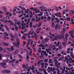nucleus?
Returning a JSON list of instances; mask_svg holds the SVG:
<instances>
[{"label":"nucleus","mask_w":74,"mask_h":74,"mask_svg":"<svg viewBox=\"0 0 74 74\" xmlns=\"http://www.w3.org/2000/svg\"><path fill=\"white\" fill-rule=\"evenodd\" d=\"M16 42H17V44L15 43H13V44H14V45H15L16 47L19 48V39H17Z\"/></svg>","instance_id":"nucleus-1"},{"label":"nucleus","mask_w":74,"mask_h":74,"mask_svg":"<svg viewBox=\"0 0 74 74\" xmlns=\"http://www.w3.org/2000/svg\"><path fill=\"white\" fill-rule=\"evenodd\" d=\"M24 52H26V53H27V55H30L31 56L32 55V51H31L29 52V51H27V50L26 49H24Z\"/></svg>","instance_id":"nucleus-2"},{"label":"nucleus","mask_w":74,"mask_h":74,"mask_svg":"<svg viewBox=\"0 0 74 74\" xmlns=\"http://www.w3.org/2000/svg\"><path fill=\"white\" fill-rule=\"evenodd\" d=\"M34 31H30L28 34V37L29 38L31 37V36H30V35H32V34L34 33Z\"/></svg>","instance_id":"nucleus-3"},{"label":"nucleus","mask_w":74,"mask_h":74,"mask_svg":"<svg viewBox=\"0 0 74 74\" xmlns=\"http://www.w3.org/2000/svg\"><path fill=\"white\" fill-rule=\"evenodd\" d=\"M24 6H25V5H23V6H22V5H21L18 6V7H19V8H21V10H23V11H25V10H26V9L24 7Z\"/></svg>","instance_id":"nucleus-4"},{"label":"nucleus","mask_w":74,"mask_h":74,"mask_svg":"<svg viewBox=\"0 0 74 74\" xmlns=\"http://www.w3.org/2000/svg\"><path fill=\"white\" fill-rule=\"evenodd\" d=\"M42 53H41V55L42 56V53H43L44 55H45L46 56H48V54L44 50H42Z\"/></svg>","instance_id":"nucleus-5"},{"label":"nucleus","mask_w":74,"mask_h":74,"mask_svg":"<svg viewBox=\"0 0 74 74\" xmlns=\"http://www.w3.org/2000/svg\"><path fill=\"white\" fill-rule=\"evenodd\" d=\"M6 64L5 63H1L0 64V65H1L2 67L3 68H6L7 67L6 66H5V65Z\"/></svg>","instance_id":"nucleus-6"},{"label":"nucleus","mask_w":74,"mask_h":74,"mask_svg":"<svg viewBox=\"0 0 74 74\" xmlns=\"http://www.w3.org/2000/svg\"><path fill=\"white\" fill-rule=\"evenodd\" d=\"M7 49L8 50V51H13V50H15V49L14 48V46H12L11 47V50L10 49H9V48H8Z\"/></svg>","instance_id":"nucleus-7"},{"label":"nucleus","mask_w":74,"mask_h":74,"mask_svg":"<svg viewBox=\"0 0 74 74\" xmlns=\"http://www.w3.org/2000/svg\"><path fill=\"white\" fill-rule=\"evenodd\" d=\"M34 11H36V14H37V12L38 13H39L40 12V11L38 10H37V8H34L33 9Z\"/></svg>","instance_id":"nucleus-8"},{"label":"nucleus","mask_w":74,"mask_h":74,"mask_svg":"<svg viewBox=\"0 0 74 74\" xmlns=\"http://www.w3.org/2000/svg\"><path fill=\"white\" fill-rule=\"evenodd\" d=\"M19 52V50L18 49H17L15 50V51L14 52V54L15 55H16Z\"/></svg>","instance_id":"nucleus-9"},{"label":"nucleus","mask_w":74,"mask_h":74,"mask_svg":"<svg viewBox=\"0 0 74 74\" xmlns=\"http://www.w3.org/2000/svg\"><path fill=\"white\" fill-rule=\"evenodd\" d=\"M48 71L49 73H50V71H49V70L50 71H52V67H49L48 68Z\"/></svg>","instance_id":"nucleus-10"},{"label":"nucleus","mask_w":74,"mask_h":74,"mask_svg":"<svg viewBox=\"0 0 74 74\" xmlns=\"http://www.w3.org/2000/svg\"><path fill=\"white\" fill-rule=\"evenodd\" d=\"M21 12H22V13H24V12L23 10H22L21 11H16V14H18V13H19V14H21Z\"/></svg>","instance_id":"nucleus-11"},{"label":"nucleus","mask_w":74,"mask_h":74,"mask_svg":"<svg viewBox=\"0 0 74 74\" xmlns=\"http://www.w3.org/2000/svg\"><path fill=\"white\" fill-rule=\"evenodd\" d=\"M1 22H5V23H7L8 22V21L7 20H0Z\"/></svg>","instance_id":"nucleus-12"},{"label":"nucleus","mask_w":74,"mask_h":74,"mask_svg":"<svg viewBox=\"0 0 74 74\" xmlns=\"http://www.w3.org/2000/svg\"><path fill=\"white\" fill-rule=\"evenodd\" d=\"M24 12L26 13V14H28L29 13V9H27V10H24Z\"/></svg>","instance_id":"nucleus-13"},{"label":"nucleus","mask_w":74,"mask_h":74,"mask_svg":"<svg viewBox=\"0 0 74 74\" xmlns=\"http://www.w3.org/2000/svg\"><path fill=\"white\" fill-rule=\"evenodd\" d=\"M14 21H15V23H14V26L15 27H16V26H16V22H17V20H16V19H15L14 20Z\"/></svg>","instance_id":"nucleus-14"},{"label":"nucleus","mask_w":74,"mask_h":74,"mask_svg":"<svg viewBox=\"0 0 74 74\" xmlns=\"http://www.w3.org/2000/svg\"><path fill=\"white\" fill-rule=\"evenodd\" d=\"M55 29H58V30H59L60 28L57 25L55 26Z\"/></svg>","instance_id":"nucleus-15"},{"label":"nucleus","mask_w":74,"mask_h":74,"mask_svg":"<svg viewBox=\"0 0 74 74\" xmlns=\"http://www.w3.org/2000/svg\"><path fill=\"white\" fill-rule=\"evenodd\" d=\"M69 60H70L69 61V63H73V62H74V60H73V59H70Z\"/></svg>","instance_id":"nucleus-16"},{"label":"nucleus","mask_w":74,"mask_h":74,"mask_svg":"<svg viewBox=\"0 0 74 74\" xmlns=\"http://www.w3.org/2000/svg\"><path fill=\"white\" fill-rule=\"evenodd\" d=\"M6 73H11V71L9 70L6 69Z\"/></svg>","instance_id":"nucleus-17"},{"label":"nucleus","mask_w":74,"mask_h":74,"mask_svg":"<svg viewBox=\"0 0 74 74\" xmlns=\"http://www.w3.org/2000/svg\"><path fill=\"white\" fill-rule=\"evenodd\" d=\"M41 14H38V15L39 16H41V15H43V13L42 12H40Z\"/></svg>","instance_id":"nucleus-18"},{"label":"nucleus","mask_w":74,"mask_h":74,"mask_svg":"<svg viewBox=\"0 0 74 74\" xmlns=\"http://www.w3.org/2000/svg\"><path fill=\"white\" fill-rule=\"evenodd\" d=\"M41 65L42 66V68H43L44 67V63H42L41 64Z\"/></svg>","instance_id":"nucleus-19"},{"label":"nucleus","mask_w":74,"mask_h":74,"mask_svg":"<svg viewBox=\"0 0 74 74\" xmlns=\"http://www.w3.org/2000/svg\"><path fill=\"white\" fill-rule=\"evenodd\" d=\"M38 52H41V48H39L38 50Z\"/></svg>","instance_id":"nucleus-20"},{"label":"nucleus","mask_w":74,"mask_h":74,"mask_svg":"<svg viewBox=\"0 0 74 74\" xmlns=\"http://www.w3.org/2000/svg\"><path fill=\"white\" fill-rule=\"evenodd\" d=\"M52 59H50L49 61V63H53V62H52Z\"/></svg>","instance_id":"nucleus-21"},{"label":"nucleus","mask_w":74,"mask_h":74,"mask_svg":"<svg viewBox=\"0 0 74 74\" xmlns=\"http://www.w3.org/2000/svg\"><path fill=\"white\" fill-rule=\"evenodd\" d=\"M32 24H33V23L32 22H31L29 23V25L30 26V27H32Z\"/></svg>","instance_id":"nucleus-22"},{"label":"nucleus","mask_w":74,"mask_h":74,"mask_svg":"<svg viewBox=\"0 0 74 74\" xmlns=\"http://www.w3.org/2000/svg\"><path fill=\"white\" fill-rule=\"evenodd\" d=\"M43 62V60H41L38 62V64H39V63H41V62Z\"/></svg>","instance_id":"nucleus-23"},{"label":"nucleus","mask_w":74,"mask_h":74,"mask_svg":"<svg viewBox=\"0 0 74 74\" xmlns=\"http://www.w3.org/2000/svg\"><path fill=\"white\" fill-rule=\"evenodd\" d=\"M71 36L72 38H74V35H73V33H72L71 34Z\"/></svg>","instance_id":"nucleus-24"},{"label":"nucleus","mask_w":74,"mask_h":74,"mask_svg":"<svg viewBox=\"0 0 74 74\" xmlns=\"http://www.w3.org/2000/svg\"><path fill=\"white\" fill-rule=\"evenodd\" d=\"M18 56L19 57V58H21V59H23V57H22L21 56V55L20 54H18Z\"/></svg>","instance_id":"nucleus-25"},{"label":"nucleus","mask_w":74,"mask_h":74,"mask_svg":"<svg viewBox=\"0 0 74 74\" xmlns=\"http://www.w3.org/2000/svg\"><path fill=\"white\" fill-rule=\"evenodd\" d=\"M37 27V24H36L35 25H33L34 28H36Z\"/></svg>","instance_id":"nucleus-26"},{"label":"nucleus","mask_w":74,"mask_h":74,"mask_svg":"<svg viewBox=\"0 0 74 74\" xmlns=\"http://www.w3.org/2000/svg\"><path fill=\"white\" fill-rule=\"evenodd\" d=\"M2 73H6V69L2 71Z\"/></svg>","instance_id":"nucleus-27"},{"label":"nucleus","mask_w":74,"mask_h":74,"mask_svg":"<svg viewBox=\"0 0 74 74\" xmlns=\"http://www.w3.org/2000/svg\"><path fill=\"white\" fill-rule=\"evenodd\" d=\"M4 34L6 36H8V34H7L6 32H5Z\"/></svg>","instance_id":"nucleus-28"},{"label":"nucleus","mask_w":74,"mask_h":74,"mask_svg":"<svg viewBox=\"0 0 74 74\" xmlns=\"http://www.w3.org/2000/svg\"><path fill=\"white\" fill-rule=\"evenodd\" d=\"M66 19H67L68 21H69L70 20V18L69 17H67L66 18Z\"/></svg>","instance_id":"nucleus-29"},{"label":"nucleus","mask_w":74,"mask_h":74,"mask_svg":"<svg viewBox=\"0 0 74 74\" xmlns=\"http://www.w3.org/2000/svg\"><path fill=\"white\" fill-rule=\"evenodd\" d=\"M4 45H6V46H8V45H9L8 43H7L6 42H4Z\"/></svg>","instance_id":"nucleus-30"},{"label":"nucleus","mask_w":74,"mask_h":74,"mask_svg":"<svg viewBox=\"0 0 74 74\" xmlns=\"http://www.w3.org/2000/svg\"><path fill=\"white\" fill-rule=\"evenodd\" d=\"M51 17L50 16L48 17L47 20H48V21H51Z\"/></svg>","instance_id":"nucleus-31"},{"label":"nucleus","mask_w":74,"mask_h":74,"mask_svg":"<svg viewBox=\"0 0 74 74\" xmlns=\"http://www.w3.org/2000/svg\"><path fill=\"white\" fill-rule=\"evenodd\" d=\"M55 62H56L55 63V64H56V63H58V60H54Z\"/></svg>","instance_id":"nucleus-32"},{"label":"nucleus","mask_w":74,"mask_h":74,"mask_svg":"<svg viewBox=\"0 0 74 74\" xmlns=\"http://www.w3.org/2000/svg\"><path fill=\"white\" fill-rule=\"evenodd\" d=\"M38 46L39 47H44V45H42V44H41Z\"/></svg>","instance_id":"nucleus-33"},{"label":"nucleus","mask_w":74,"mask_h":74,"mask_svg":"<svg viewBox=\"0 0 74 74\" xmlns=\"http://www.w3.org/2000/svg\"><path fill=\"white\" fill-rule=\"evenodd\" d=\"M45 62H48V59H46L45 60H44Z\"/></svg>","instance_id":"nucleus-34"},{"label":"nucleus","mask_w":74,"mask_h":74,"mask_svg":"<svg viewBox=\"0 0 74 74\" xmlns=\"http://www.w3.org/2000/svg\"><path fill=\"white\" fill-rule=\"evenodd\" d=\"M5 28L8 31V30H9V29H8V27L7 26H5Z\"/></svg>","instance_id":"nucleus-35"},{"label":"nucleus","mask_w":74,"mask_h":74,"mask_svg":"<svg viewBox=\"0 0 74 74\" xmlns=\"http://www.w3.org/2000/svg\"><path fill=\"white\" fill-rule=\"evenodd\" d=\"M58 12H57V14H55V15L57 16V17H59V16L58 15Z\"/></svg>","instance_id":"nucleus-36"},{"label":"nucleus","mask_w":74,"mask_h":74,"mask_svg":"<svg viewBox=\"0 0 74 74\" xmlns=\"http://www.w3.org/2000/svg\"><path fill=\"white\" fill-rule=\"evenodd\" d=\"M52 26L53 27H55V24L53 23H52Z\"/></svg>","instance_id":"nucleus-37"},{"label":"nucleus","mask_w":74,"mask_h":74,"mask_svg":"<svg viewBox=\"0 0 74 74\" xmlns=\"http://www.w3.org/2000/svg\"><path fill=\"white\" fill-rule=\"evenodd\" d=\"M1 30L2 32H4V29L2 28H1Z\"/></svg>","instance_id":"nucleus-38"},{"label":"nucleus","mask_w":74,"mask_h":74,"mask_svg":"<svg viewBox=\"0 0 74 74\" xmlns=\"http://www.w3.org/2000/svg\"><path fill=\"white\" fill-rule=\"evenodd\" d=\"M27 49H30L29 51H31L32 50V49H30V47H27Z\"/></svg>","instance_id":"nucleus-39"},{"label":"nucleus","mask_w":74,"mask_h":74,"mask_svg":"<svg viewBox=\"0 0 74 74\" xmlns=\"http://www.w3.org/2000/svg\"><path fill=\"white\" fill-rule=\"evenodd\" d=\"M29 15L28 14L26 16H25V18H29Z\"/></svg>","instance_id":"nucleus-40"},{"label":"nucleus","mask_w":74,"mask_h":74,"mask_svg":"<svg viewBox=\"0 0 74 74\" xmlns=\"http://www.w3.org/2000/svg\"><path fill=\"white\" fill-rule=\"evenodd\" d=\"M39 58L40 59H44V57H42L41 56H39Z\"/></svg>","instance_id":"nucleus-41"},{"label":"nucleus","mask_w":74,"mask_h":74,"mask_svg":"<svg viewBox=\"0 0 74 74\" xmlns=\"http://www.w3.org/2000/svg\"><path fill=\"white\" fill-rule=\"evenodd\" d=\"M32 68L31 69V70H34V66H32Z\"/></svg>","instance_id":"nucleus-42"},{"label":"nucleus","mask_w":74,"mask_h":74,"mask_svg":"<svg viewBox=\"0 0 74 74\" xmlns=\"http://www.w3.org/2000/svg\"><path fill=\"white\" fill-rule=\"evenodd\" d=\"M65 37H69V34H66L65 35Z\"/></svg>","instance_id":"nucleus-43"},{"label":"nucleus","mask_w":74,"mask_h":74,"mask_svg":"<svg viewBox=\"0 0 74 74\" xmlns=\"http://www.w3.org/2000/svg\"><path fill=\"white\" fill-rule=\"evenodd\" d=\"M23 67L24 69H26V66L25 65H23Z\"/></svg>","instance_id":"nucleus-44"},{"label":"nucleus","mask_w":74,"mask_h":74,"mask_svg":"<svg viewBox=\"0 0 74 74\" xmlns=\"http://www.w3.org/2000/svg\"><path fill=\"white\" fill-rule=\"evenodd\" d=\"M3 48L1 47H0V51H3Z\"/></svg>","instance_id":"nucleus-45"},{"label":"nucleus","mask_w":74,"mask_h":74,"mask_svg":"<svg viewBox=\"0 0 74 74\" xmlns=\"http://www.w3.org/2000/svg\"><path fill=\"white\" fill-rule=\"evenodd\" d=\"M37 25H38V26H40L41 25V23H39V24H37Z\"/></svg>","instance_id":"nucleus-46"},{"label":"nucleus","mask_w":74,"mask_h":74,"mask_svg":"<svg viewBox=\"0 0 74 74\" xmlns=\"http://www.w3.org/2000/svg\"><path fill=\"white\" fill-rule=\"evenodd\" d=\"M25 27L24 26H23L22 27H21V29L22 30H23V29H25Z\"/></svg>","instance_id":"nucleus-47"},{"label":"nucleus","mask_w":74,"mask_h":74,"mask_svg":"<svg viewBox=\"0 0 74 74\" xmlns=\"http://www.w3.org/2000/svg\"><path fill=\"white\" fill-rule=\"evenodd\" d=\"M9 14H10V12H6V15H9Z\"/></svg>","instance_id":"nucleus-48"},{"label":"nucleus","mask_w":74,"mask_h":74,"mask_svg":"<svg viewBox=\"0 0 74 74\" xmlns=\"http://www.w3.org/2000/svg\"><path fill=\"white\" fill-rule=\"evenodd\" d=\"M16 10L17 11H20V9L19 8H17Z\"/></svg>","instance_id":"nucleus-49"},{"label":"nucleus","mask_w":74,"mask_h":74,"mask_svg":"<svg viewBox=\"0 0 74 74\" xmlns=\"http://www.w3.org/2000/svg\"><path fill=\"white\" fill-rule=\"evenodd\" d=\"M21 22H18L17 23V25H20L21 24Z\"/></svg>","instance_id":"nucleus-50"},{"label":"nucleus","mask_w":74,"mask_h":74,"mask_svg":"<svg viewBox=\"0 0 74 74\" xmlns=\"http://www.w3.org/2000/svg\"><path fill=\"white\" fill-rule=\"evenodd\" d=\"M27 29H25L24 30V32H25V33H26V32H27Z\"/></svg>","instance_id":"nucleus-51"},{"label":"nucleus","mask_w":74,"mask_h":74,"mask_svg":"<svg viewBox=\"0 0 74 74\" xmlns=\"http://www.w3.org/2000/svg\"><path fill=\"white\" fill-rule=\"evenodd\" d=\"M16 61V60H15V59L13 60H12L11 62H12H12H14V61Z\"/></svg>","instance_id":"nucleus-52"},{"label":"nucleus","mask_w":74,"mask_h":74,"mask_svg":"<svg viewBox=\"0 0 74 74\" xmlns=\"http://www.w3.org/2000/svg\"><path fill=\"white\" fill-rule=\"evenodd\" d=\"M66 14V12H65V10H64L63 11V14Z\"/></svg>","instance_id":"nucleus-53"},{"label":"nucleus","mask_w":74,"mask_h":74,"mask_svg":"<svg viewBox=\"0 0 74 74\" xmlns=\"http://www.w3.org/2000/svg\"><path fill=\"white\" fill-rule=\"evenodd\" d=\"M56 11H59V9H58V8H57V7H56Z\"/></svg>","instance_id":"nucleus-54"},{"label":"nucleus","mask_w":74,"mask_h":74,"mask_svg":"<svg viewBox=\"0 0 74 74\" xmlns=\"http://www.w3.org/2000/svg\"><path fill=\"white\" fill-rule=\"evenodd\" d=\"M26 45V42L24 41L23 42V45Z\"/></svg>","instance_id":"nucleus-55"},{"label":"nucleus","mask_w":74,"mask_h":74,"mask_svg":"<svg viewBox=\"0 0 74 74\" xmlns=\"http://www.w3.org/2000/svg\"><path fill=\"white\" fill-rule=\"evenodd\" d=\"M72 33H73V32L72 31H70L69 32V34H72Z\"/></svg>","instance_id":"nucleus-56"},{"label":"nucleus","mask_w":74,"mask_h":74,"mask_svg":"<svg viewBox=\"0 0 74 74\" xmlns=\"http://www.w3.org/2000/svg\"><path fill=\"white\" fill-rule=\"evenodd\" d=\"M39 70L40 71H42V68H40L39 69Z\"/></svg>","instance_id":"nucleus-57"},{"label":"nucleus","mask_w":74,"mask_h":74,"mask_svg":"<svg viewBox=\"0 0 74 74\" xmlns=\"http://www.w3.org/2000/svg\"><path fill=\"white\" fill-rule=\"evenodd\" d=\"M51 16H53V18H55V16L53 15H51Z\"/></svg>","instance_id":"nucleus-58"},{"label":"nucleus","mask_w":74,"mask_h":74,"mask_svg":"<svg viewBox=\"0 0 74 74\" xmlns=\"http://www.w3.org/2000/svg\"><path fill=\"white\" fill-rule=\"evenodd\" d=\"M41 30V29L40 28H39L37 30V31H40V30Z\"/></svg>","instance_id":"nucleus-59"},{"label":"nucleus","mask_w":74,"mask_h":74,"mask_svg":"<svg viewBox=\"0 0 74 74\" xmlns=\"http://www.w3.org/2000/svg\"><path fill=\"white\" fill-rule=\"evenodd\" d=\"M62 44L64 46H65L66 45V43L65 42H63L62 43Z\"/></svg>","instance_id":"nucleus-60"},{"label":"nucleus","mask_w":74,"mask_h":74,"mask_svg":"<svg viewBox=\"0 0 74 74\" xmlns=\"http://www.w3.org/2000/svg\"><path fill=\"white\" fill-rule=\"evenodd\" d=\"M10 36H11L12 38L14 37V36H13V35L12 34H10Z\"/></svg>","instance_id":"nucleus-61"},{"label":"nucleus","mask_w":74,"mask_h":74,"mask_svg":"<svg viewBox=\"0 0 74 74\" xmlns=\"http://www.w3.org/2000/svg\"><path fill=\"white\" fill-rule=\"evenodd\" d=\"M27 19L26 18H25V19H24V21L25 22H27Z\"/></svg>","instance_id":"nucleus-62"},{"label":"nucleus","mask_w":74,"mask_h":74,"mask_svg":"<svg viewBox=\"0 0 74 74\" xmlns=\"http://www.w3.org/2000/svg\"><path fill=\"white\" fill-rule=\"evenodd\" d=\"M59 45V42H58L57 45H56V46H58V45Z\"/></svg>","instance_id":"nucleus-63"},{"label":"nucleus","mask_w":74,"mask_h":74,"mask_svg":"<svg viewBox=\"0 0 74 74\" xmlns=\"http://www.w3.org/2000/svg\"><path fill=\"white\" fill-rule=\"evenodd\" d=\"M44 72L45 73V74H47V72H46V70H45V71H44Z\"/></svg>","instance_id":"nucleus-64"}]
</instances>
